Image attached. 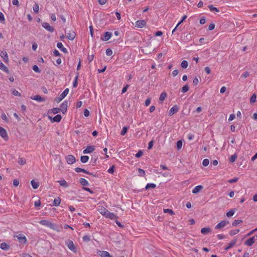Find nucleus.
Returning a JSON list of instances; mask_svg holds the SVG:
<instances>
[{"mask_svg": "<svg viewBox=\"0 0 257 257\" xmlns=\"http://www.w3.org/2000/svg\"><path fill=\"white\" fill-rule=\"evenodd\" d=\"M203 188V186L202 185H198L196 186L193 190L192 193L194 194H197L199 191H200Z\"/></svg>", "mask_w": 257, "mask_h": 257, "instance_id": "nucleus-21", "label": "nucleus"}, {"mask_svg": "<svg viewBox=\"0 0 257 257\" xmlns=\"http://www.w3.org/2000/svg\"><path fill=\"white\" fill-rule=\"evenodd\" d=\"M187 16L186 15H184L181 20L180 21L178 22V23L177 25V27H178L185 20V19L187 18Z\"/></svg>", "mask_w": 257, "mask_h": 257, "instance_id": "nucleus-54", "label": "nucleus"}, {"mask_svg": "<svg viewBox=\"0 0 257 257\" xmlns=\"http://www.w3.org/2000/svg\"><path fill=\"white\" fill-rule=\"evenodd\" d=\"M79 182L83 186H88L89 185L88 182L84 178H80Z\"/></svg>", "mask_w": 257, "mask_h": 257, "instance_id": "nucleus-29", "label": "nucleus"}, {"mask_svg": "<svg viewBox=\"0 0 257 257\" xmlns=\"http://www.w3.org/2000/svg\"><path fill=\"white\" fill-rule=\"evenodd\" d=\"M57 47L60 49L62 52H63L64 53H67L68 52H67V50L66 49V48H64L63 46V44L61 42H58L57 44Z\"/></svg>", "mask_w": 257, "mask_h": 257, "instance_id": "nucleus-22", "label": "nucleus"}, {"mask_svg": "<svg viewBox=\"0 0 257 257\" xmlns=\"http://www.w3.org/2000/svg\"><path fill=\"white\" fill-rule=\"evenodd\" d=\"M61 202V199L59 197H57L55 198L53 201V205L55 206H58L60 205Z\"/></svg>", "mask_w": 257, "mask_h": 257, "instance_id": "nucleus-31", "label": "nucleus"}, {"mask_svg": "<svg viewBox=\"0 0 257 257\" xmlns=\"http://www.w3.org/2000/svg\"><path fill=\"white\" fill-rule=\"evenodd\" d=\"M143 154V152L142 150H140L136 155L135 156L137 158H140L141 157Z\"/></svg>", "mask_w": 257, "mask_h": 257, "instance_id": "nucleus-59", "label": "nucleus"}, {"mask_svg": "<svg viewBox=\"0 0 257 257\" xmlns=\"http://www.w3.org/2000/svg\"><path fill=\"white\" fill-rule=\"evenodd\" d=\"M146 24L145 20H138L135 23V26L139 28H143Z\"/></svg>", "mask_w": 257, "mask_h": 257, "instance_id": "nucleus-13", "label": "nucleus"}, {"mask_svg": "<svg viewBox=\"0 0 257 257\" xmlns=\"http://www.w3.org/2000/svg\"><path fill=\"white\" fill-rule=\"evenodd\" d=\"M31 98L32 99L36 100L38 102H42L45 100L44 98L41 97L40 95H36L34 96H32L31 97Z\"/></svg>", "mask_w": 257, "mask_h": 257, "instance_id": "nucleus-17", "label": "nucleus"}, {"mask_svg": "<svg viewBox=\"0 0 257 257\" xmlns=\"http://www.w3.org/2000/svg\"><path fill=\"white\" fill-rule=\"evenodd\" d=\"M75 171H76V172L77 173H80V172H83L84 173H88V171H87V170H86L85 169H82V168H79V167H77L75 169Z\"/></svg>", "mask_w": 257, "mask_h": 257, "instance_id": "nucleus-32", "label": "nucleus"}, {"mask_svg": "<svg viewBox=\"0 0 257 257\" xmlns=\"http://www.w3.org/2000/svg\"><path fill=\"white\" fill-rule=\"evenodd\" d=\"M239 231V230L238 229L231 230L229 231V234L231 236L234 235L238 233Z\"/></svg>", "mask_w": 257, "mask_h": 257, "instance_id": "nucleus-39", "label": "nucleus"}, {"mask_svg": "<svg viewBox=\"0 0 257 257\" xmlns=\"http://www.w3.org/2000/svg\"><path fill=\"white\" fill-rule=\"evenodd\" d=\"M166 96L167 94L166 92H162L160 96L159 100L162 102L166 97Z\"/></svg>", "mask_w": 257, "mask_h": 257, "instance_id": "nucleus-36", "label": "nucleus"}, {"mask_svg": "<svg viewBox=\"0 0 257 257\" xmlns=\"http://www.w3.org/2000/svg\"><path fill=\"white\" fill-rule=\"evenodd\" d=\"M42 27L50 32H53L54 31V28L51 26L49 23L47 22H43L42 23Z\"/></svg>", "mask_w": 257, "mask_h": 257, "instance_id": "nucleus-5", "label": "nucleus"}, {"mask_svg": "<svg viewBox=\"0 0 257 257\" xmlns=\"http://www.w3.org/2000/svg\"><path fill=\"white\" fill-rule=\"evenodd\" d=\"M211 231V229L209 227H204L201 229V232L202 234H206Z\"/></svg>", "mask_w": 257, "mask_h": 257, "instance_id": "nucleus-30", "label": "nucleus"}, {"mask_svg": "<svg viewBox=\"0 0 257 257\" xmlns=\"http://www.w3.org/2000/svg\"><path fill=\"white\" fill-rule=\"evenodd\" d=\"M236 243V239H233L231 240L228 244V245L225 247V250H227L231 247H233Z\"/></svg>", "mask_w": 257, "mask_h": 257, "instance_id": "nucleus-19", "label": "nucleus"}, {"mask_svg": "<svg viewBox=\"0 0 257 257\" xmlns=\"http://www.w3.org/2000/svg\"><path fill=\"white\" fill-rule=\"evenodd\" d=\"M156 187V185L154 183H148L146 186L145 189L148 190L150 188H155Z\"/></svg>", "mask_w": 257, "mask_h": 257, "instance_id": "nucleus-34", "label": "nucleus"}, {"mask_svg": "<svg viewBox=\"0 0 257 257\" xmlns=\"http://www.w3.org/2000/svg\"><path fill=\"white\" fill-rule=\"evenodd\" d=\"M98 210L101 215H103L105 217H106L109 212L105 208H104L103 206H100L99 208L98 209Z\"/></svg>", "mask_w": 257, "mask_h": 257, "instance_id": "nucleus-11", "label": "nucleus"}, {"mask_svg": "<svg viewBox=\"0 0 257 257\" xmlns=\"http://www.w3.org/2000/svg\"><path fill=\"white\" fill-rule=\"evenodd\" d=\"M236 158H237L236 155H232L229 158V162L231 163L234 162L235 161Z\"/></svg>", "mask_w": 257, "mask_h": 257, "instance_id": "nucleus-52", "label": "nucleus"}, {"mask_svg": "<svg viewBox=\"0 0 257 257\" xmlns=\"http://www.w3.org/2000/svg\"><path fill=\"white\" fill-rule=\"evenodd\" d=\"M189 90V86L187 85H184L182 88L181 91L183 93H185Z\"/></svg>", "mask_w": 257, "mask_h": 257, "instance_id": "nucleus-48", "label": "nucleus"}, {"mask_svg": "<svg viewBox=\"0 0 257 257\" xmlns=\"http://www.w3.org/2000/svg\"><path fill=\"white\" fill-rule=\"evenodd\" d=\"M112 35L111 33L109 32H106L104 33V36L103 38H101V39L105 41H107L111 38Z\"/></svg>", "mask_w": 257, "mask_h": 257, "instance_id": "nucleus-18", "label": "nucleus"}, {"mask_svg": "<svg viewBox=\"0 0 257 257\" xmlns=\"http://www.w3.org/2000/svg\"><path fill=\"white\" fill-rule=\"evenodd\" d=\"M12 94L15 96H21V94L16 89H14L12 91Z\"/></svg>", "mask_w": 257, "mask_h": 257, "instance_id": "nucleus-53", "label": "nucleus"}, {"mask_svg": "<svg viewBox=\"0 0 257 257\" xmlns=\"http://www.w3.org/2000/svg\"><path fill=\"white\" fill-rule=\"evenodd\" d=\"M138 173L139 175L141 177H143L145 175V171L140 168L138 169Z\"/></svg>", "mask_w": 257, "mask_h": 257, "instance_id": "nucleus-44", "label": "nucleus"}, {"mask_svg": "<svg viewBox=\"0 0 257 257\" xmlns=\"http://www.w3.org/2000/svg\"><path fill=\"white\" fill-rule=\"evenodd\" d=\"M66 159L67 163L69 164H72L76 161L75 158L73 155H68Z\"/></svg>", "mask_w": 257, "mask_h": 257, "instance_id": "nucleus-10", "label": "nucleus"}, {"mask_svg": "<svg viewBox=\"0 0 257 257\" xmlns=\"http://www.w3.org/2000/svg\"><path fill=\"white\" fill-rule=\"evenodd\" d=\"M255 242V237L252 236L251 238H249L247 240H246L244 242V244L250 246L252 245Z\"/></svg>", "mask_w": 257, "mask_h": 257, "instance_id": "nucleus-14", "label": "nucleus"}, {"mask_svg": "<svg viewBox=\"0 0 257 257\" xmlns=\"http://www.w3.org/2000/svg\"><path fill=\"white\" fill-rule=\"evenodd\" d=\"M208 8L209 9L210 11L211 12H219V10L217 8L213 7V5H209L208 6Z\"/></svg>", "mask_w": 257, "mask_h": 257, "instance_id": "nucleus-35", "label": "nucleus"}, {"mask_svg": "<svg viewBox=\"0 0 257 257\" xmlns=\"http://www.w3.org/2000/svg\"><path fill=\"white\" fill-rule=\"evenodd\" d=\"M49 118L51 120H53V122H59L61 121L62 119V116L60 114H57L54 117H52V116H49Z\"/></svg>", "mask_w": 257, "mask_h": 257, "instance_id": "nucleus-16", "label": "nucleus"}, {"mask_svg": "<svg viewBox=\"0 0 257 257\" xmlns=\"http://www.w3.org/2000/svg\"><path fill=\"white\" fill-rule=\"evenodd\" d=\"M33 11L35 13H38L39 12V6L38 4H35L33 7Z\"/></svg>", "mask_w": 257, "mask_h": 257, "instance_id": "nucleus-38", "label": "nucleus"}, {"mask_svg": "<svg viewBox=\"0 0 257 257\" xmlns=\"http://www.w3.org/2000/svg\"><path fill=\"white\" fill-rule=\"evenodd\" d=\"M39 223L43 225H45L46 226H47V227H49V228H51V229H54L55 228V224H54V223L49 221L48 220H41Z\"/></svg>", "mask_w": 257, "mask_h": 257, "instance_id": "nucleus-2", "label": "nucleus"}, {"mask_svg": "<svg viewBox=\"0 0 257 257\" xmlns=\"http://www.w3.org/2000/svg\"><path fill=\"white\" fill-rule=\"evenodd\" d=\"M89 160V157L87 156H82L81 157V162L83 163H85L88 162Z\"/></svg>", "mask_w": 257, "mask_h": 257, "instance_id": "nucleus-33", "label": "nucleus"}, {"mask_svg": "<svg viewBox=\"0 0 257 257\" xmlns=\"http://www.w3.org/2000/svg\"><path fill=\"white\" fill-rule=\"evenodd\" d=\"M204 70H205V72L206 73H207L208 74H209L211 73V70H210V68L208 66H206L205 67Z\"/></svg>", "mask_w": 257, "mask_h": 257, "instance_id": "nucleus-63", "label": "nucleus"}, {"mask_svg": "<svg viewBox=\"0 0 257 257\" xmlns=\"http://www.w3.org/2000/svg\"><path fill=\"white\" fill-rule=\"evenodd\" d=\"M95 150V147L93 146H89L83 151V154H89L92 153Z\"/></svg>", "mask_w": 257, "mask_h": 257, "instance_id": "nucleus-15", "label": "nucleus"}, {"mask_svg": "<svg viewBox=\"0 0 257 257\" xmlns=\"http://www.w3.org/2000/svg\"><path fill=\"white\" fill-rule=\"evenodd\" d=\"M209 164V160L207 159H205L202 161V165L204 167L207 166Z\"/></svg>", "mask_w": 257, "mask_h": 257, "instance_id": "nucleus-47", "label": "nucleus"}, {"mask_svg": "<svg viewBox=\"0 0 257 257\" xmlns=\"http://www.w3.org/2000/svg\"><path fill=\"white\" fill-rule=\"evenodd\" d=\"M0 69L7 73H9L8 68L2 62H0Z\"/></svg>", "mask_w": 257, "mask_h": 257, "instance_id": "nucleus-26", "label": "nucleus"}, {"mask_svg": "<svg viewBox=\"0 0 257 257\" xmlns=\"http://www.w3.org/2000/svg\"><path fill=\"white\" fill-rule=\"evenodd\" d=\"M5 16L2 12H0V22L2 24H5Z\"/></svg>", "mask_w": 257, "mask_h": 257, "instance_id": "nucleus-46", "label": "nucleus"}, {"mask_svg": "<svg viewBox=\"0 0 257 257\" xmlns=\"http://www.w3.org/2000/svg\"><path fill=\"white\" fill-rule=\"evenodd\" d=\"M66 244L70 250L73 251L74 252H76V247L72 240H68L66 241Z\"/></svg>", "mask_w": 257, "mask_h": 257, "instance_id": "nucleus-4", "label": "nucleus"}, {"mask_svg": "<svg viewBox=\"0 0 257 257\" xmlns=\"http://www.w3.org/2000/svg\"><path fill=\"white\" fill-rule=\"evenodd\" d=\"M69 89H65L64 91L59 95V96L55 99V101L57 103H59L67 95Z\"/></svg>", "mask_w": 257, "mask_h": 257, "instance_id": "nucleus-1", "label": "nucleus"}, {"mask_svg": "<svg viewBox=\"0 0 257 257\" xmlns=\"http://www.w3.org/2000/svg\"><path fill=\"white\" fill-rule=\"evenodd\" d=\"M0 56L3 58L5 63L9 62V57L7 52L6 51H2L0 52Z\"/></svg>", "mask_w": 257, "mask_h": 257, "instance_id": "nucleus-8", "label": "nucleus"}, {"mask_svg": "<svg viewBox=\"0 0 257 257\" xmlns=\"http://www.w3.org/2000/svg\"><path fill=\"white\" fill-rule=\"evenodd\" d=\"M99 255L101 257H111L110 254L106 251H100L99 252Z\"/></svg>", "mask_w": 257, "mask_h": 257, "instance_id": "nucleus-24", "label": "nucleus"}, {"mask_svg": "<svg viewBox=\"0 0 257 257\" xmlns=\"http://www.w3.org/2000/svg\"><path fill=\"white\" fill-rule=\"evenodd\" d=\"M242 222V221L241 220H240V219L235 220L232 222V225L233 226H236L238 225V224H239L240 223H241Z\"/></svg>", "mask_w": 257, "mask_h": 257, "instance_id": "nucleus-40", "label": "nucleus"}, {"mask_svg": "<svg viewBox=\"0 0 257 257\" xmlns=\"http://www.w3.org/2000/svg\"><path fill=\"white\" fill-rule=\"evenodd\" d=\"M127 130L128 128L127 126H124L121 131V135L124 136L127 133Z\"/></svg>", "mask_w": 257, "mask_h": 257, "instance_id": "nucleus-49", "label": "nucleus"}, {"mask_svg": "<svg viewBox=\"0 0 257 257\" xmlns=\"http://www.w3.org/2000/svg\"><path fill=\"white\" fill-rule=\"evenodd\" d=\"M106 218H109L110 219H116L117 218V216H116V215H115V214H114L113 213H111V212H108L106 217Z\"/></svg>", "mask_w": 257, "mask_h": 257, "instance_id": "nucleus-25", "label": "nucleus"}, {"mask_svg": "<svg viewBox=\"0 0 257 257\" xmlns=\"http://www.w3.org/2000/svg\"><path fill=\"white\" fill-rule=\"evenodd\" d=\"M0 136L2 137L5 140H8L9 137L6 130L3 127L0 126Z\"/></svg>", "mask_w": 257, "mask_h": 257, "instance_id": "nucleus-6", "label": "nucleus"}, {"mask_svg": "<svg viewBox=\"0 0 257 257\" xmlns=\"http://www.w3.org/2000/svg\"><path fill=\"white\" fill-rule=\"evenodd\" d=\"M78 74L76 76L74 81L73 82V86L74 87H76L77 86L78 83Z\"/></svg>", "mask_w": 257, "mask_h": 257, "instance_id": "nucleus-51", "label": "nucleus"}, {"mask_svg": "<svg viewBox=\"0 0 257 257\" xmlns=\"http://www.w3.org/2000/svg\"><path fill=\"white\" fill-rule=\"evenodd\" d=\"M105 53L107 56H110L112 54V51L110 49L108 48L106 50Z\"/></svg>", "mask_w": 257, "mask_h": 257, "instance_id": "nucleus-57", "label": "nucleus"}, {"mask_svg": "<svg viewBox=\"0 0 257 257\" xmlns=\"http://www.w3.org/2000/svg\"><path fill=\"white\" fill-rule=\"evenodd\" d=\"M33 70L37 73H40L41 72V70L39 69L37 65H34L32 67Z\"/></svg>", "mask_w": 257, "mask_h": 257, "instance_id": "nucleus-45", "label": "nucleus"}, {"mask_svg": "<svg viewBox=\"0 0 257 257\" xmlns=\"http://www.w3.org/2000/svg\"><path fill=\"white\" fill-rule=\"evenodd\" d=\"M256 96L255 95V94H253L250 98V102L251 103H254L256 101Z\"/></svg>", "mask_w": 257, "mask_h": 257, "instance_id": "nucleus-41", "label": "nucleus"}, {"mask_svg": "<svg viewBox=\"0 0 257 257\" xmlns=\"http://www.w3.org/2000/svg\"><path fill=\"white\" fill-rule=\"evenodd\" d=\"M58 182L60 184V185L65 188H67L69 186L67 182L65 180L58 181Z\"/></svg>", "mask_w": 257, "mask_h": 257, "instance_id": "nucleus-27", "label": "nucleus"}, {"mask_svg": "<svg viewBox=\"0 0 257 257\" xmlns=\"http://www.w3.org/2000/svg\"><path fill=\"white\" fill-rule=\"evenodd\" d=\"M0 248L4 250H8L10 248V246L6 242H3L0 244Z\"/></svg>", "mask_w": 257, "mask_h": 257, "instance_id": "nucleus-23", "label": "nucleus"}, {"mask_svg": "<svg viewBox=\"0 0 257 257\" xmlns=\"http://www.w3.org/2000/svg\"><path fill=\"white\" fill-rule=\"evenodd\" d=\"M164 213H168L171 215L174 214V211L170 209H165L164 210Z\"/></svg>", "mask_w": 257, "mask_h": 257, "instance_id": "nucleus-56", "label": "nucleus"}, {"mask_svg": "<svg viewBox=\"0 0 257 257\" xmlns=\"http://www.w3.org/2000/svg\"><path fill=\"white\" fill-rule=\"evenodd\" d=\"M114 166H112L108 170V172L109 173L112 174L114 172Z\"/></svg>", "mask_w": 257, "mask_h": 257, "instance_id": "nucleus-61", "label": "nucleus"}, {"mask_svg": "<svg viewBox=\"0 0 257 257\" xmlns=\"http://www.w3.org/2000/svg\"><path fill=\"white\" fill-rule=\"evenodd\" d=\"M181 66L183 68H186L188 66V62L186 60H183L181 63Z\"/></svg>", "mask_w": 257, "mask_h": 257, "instance_id": "nucleus-42", "label": "nucleus"}, {"mask_svg": "<svg viewBox=\"0 0 257 257\" xmlns=\"http://www.w3.org/2000/svg\"><path fill=\"white\" fill-rule=\"evenodd\" d=\"M31 183L33 188L35 189H37L39 186V183L36 182L34 180H32Z\"/></svg>", "mask_w": 257, "mask_h": 257, "instance_id": "nucleus-28", "label": "nucleus"}, {"mask_svg": "<svg viewBox=\"0 0 257 257\" xmlns=\"http://www.w3.org/2000/svg\"><path fill=\"white\" fill-rule=\"evenodd\" d=\"M229 223L228 221L226 220H223L221 221L220 222L218 223L215 227V228L216 229H220L221 228L224 227L226 225H227Z\"/></svg>", "mask_w": 257, "mask_h": 257, "instance_id": "nucleus-7", "label": "nucleus"}, {"mask_svg": "<svg viewBox=\"0 0 257 257\" xmlns=\"http://www.w3.org/2000/svg\"><path fill=\"white\" fill-rule=\"evenodd\" d=\"M61 108L60 110L62 111V112L64 114L67 109L68 107V101H64L60 105Z\"/></svg>", "mask_w": 257, "mask_h": 257, "instance_id": "nucleus-9", "label": "nucleus"}, {"mask_svg": "<svg viewBox=\"0 0 257 257\" xmlns=\"http://www.w3.org/2000/svg\"><path fill=\"white\" fill-rule=\"evenodd\" d=\"M83 240L85 241H89L90 238L88 235H85L83 237Z\"/></svg>", "mask_w": 257, "mask_h": 257, "instance_id": "nucleus-64", "label": "nucleus"}, {"mask_svg": "<svg viewBox=\"0 0 257 257\" xmlns=\"http://www.w3.org/2000/svg\"><path fill=\"white\" fill-rule=\"evenodd\" d=\"M234 213H235V210L231 209L226 213V216L228 217H231L234 215Z\"/></svg>", "mask_w": 257, "mask_h": 257, "instance_id": "nucleus-37", "label": "nucleus"}, {"mask_svg": "<svg viewBox=\"0 0 257 257\" xmlns=\"http://www.w3.org/2000/svg\"><path fill=\"white\" fill-rule=\"evenodd\" d=\"M76 36L75 33L72 31H70L69 33L68 34L67 38L70 40H73Z\"/></svg>", "mask_w": 257, "mask_h": 257, "instance_id": "nucleus-20", "label": "nucleus"}, {"mask_svg": "<svg viewBox=\"0 0 257 257\" xmlns=\"http://www.w3.org/2000/svg\"><path fill=\"white\" fill-rule=\"evenodd\" d=\"M249 72L247 71H245V72L241 74V77L245 78H246L248 76H249Z\"/></svg>", "mask_w": 257, "mask_h": 257, "instance_id": "nucleus-58", "label": "nucleus"}, {"mask_svg": "<svg viewBox=\"0 0 257 257\" xmlns=\"http://www.w3.org/2000/svg\"><path fill=\"white\" fill-rule=\"evenodd\" d=\"M179 108L177 105H174L169 111V114L170 116L173 115L174 114L178 111Z\"/></svg>", "mask_w": 257, "mask_h": 257, "instance_id": "nucleus-12", "label": "nucleus"}, {"mask_svg": "<svg viewBox=\"0 0 257 257\" xmlns=\"http://www.w3.org/2000/svg\"><path fill=\"white\" fill-rule=\"evenodd\" d=\"M18 163L21 165H24L26 163V160L23 158H20L19 159Z\"/></svg>", "mask_w": 257, "mask_h": 257, "instance_id": "nucleus-50", "label": "nucleus"}, {"mask_svg": "<svg viewBox=\"0 0 257 257\" xmlns=\"http://www.w3.org/2000/svg\"><path fill=\"white\" fill-rule=\"evenodd\" d=\"M61 111L60 108H54L52 109V112L54 114H56L59 112Z\"/></svg>", "mask_w": 257, "mask_h": 257, "instance_id": "nucleus-55", "label": "nucleus"}, {"mask_svg": "<svg viewBox=\"0 0 257 257\" xmlns=\"http://www.w3.org/2000/svg\"><path fill=\"white\" fill-rule=\"evenodd\" d=\"M14 237L17 239L21 243L25 244L27 242V238L24 234L20 233L18 235H15Z\"/></svg>", "mask_w": 257, "mask_h": 257, "instance_id": "nucleus-3", "label": "nucleus"}, {"mask_svg": "<svg viewBox=\"0 0 257 257\" xmlns=\"http://www.w3.org/2000/svg\"><path fill=\"white\" fill-rule=\"evenodd\" d=\"M176 146L178 150H180L182 147V142L180 140L178 141L177 142Z\"/></svg>", "mask_w": 257, "mask_h": 257, "instance_id": "nucleus-43", "label": "nucleus"}, {"mask_svg": "<svg viewBox=\"0 0 257 257\" xmlns=\"http://www.w3.org/2000/svg\"><path fill=\"white\" fill-rule=\"evenodd\" d=\"M238 178H234L232 179H230L228 181V182L229 183H233L234 182H236L237 180H238Z\"/></svg>", "mask_w": 257, "mask_h": 257, "instance_id": "nucleus-62", "label": "nucleus"}, {"mask_svg": "<svg viewBox=\"0 0 257 257\" xmlns=\"http://www.w3.org/2000/svg\"><path fill=\"white\" fill-rule=\"evenodd\" d=\"M214 28H215V25L213 23L210 24L209 25L208 30L209 31H212V30H214Z\"/></svg>", "mask_w": 257, "mask_h": 257, "instance_id": "nucleus-60", "label": "nucleus"}]
</instances>
